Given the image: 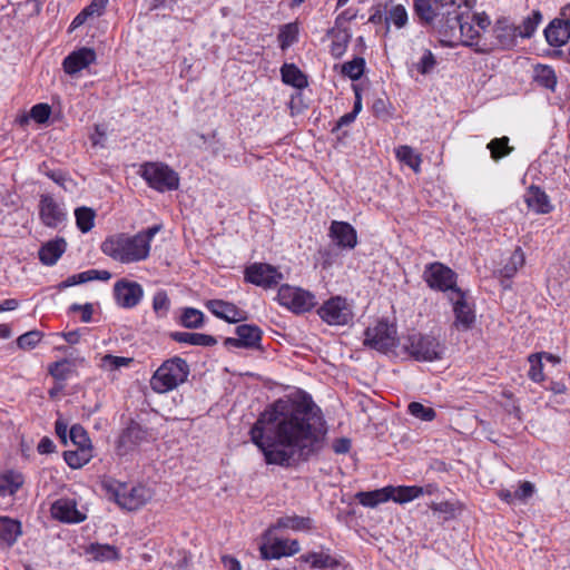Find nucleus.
<instances>
[{
    "label": "nucleus",
    "mask_w": 570,
    "mask_h": 570,
    "mask_svg": "<svg viewBox=\"0 0 570 570\" xmlns=\"http://www.w3.org/2000/svg\"><path fill=\"white\" fill-rule=\"evenodd\" d=\"M325 434L322 411L311 396L276 400L249 430L250 441L263 453L265 462L284 468L318 454Z\"/></svg>",
    "instance_id": "obj_1"
},
{
    "label": "nucleus",
    "mask_w": 570,
    "mask_h": 570,
    "mask_svg": "<svg viewBox=\"0 0 570 570\" xmlns=\"http://www.w3.org/2000/svg\"><path fill=\"white\" fill-rule=\"evenodd\" d=\"M160 229L161 225H154L132 236L125 233L111 235L101 243V252L121 264L145 261L150 243Z\"/></svg>",
    "instance_id": "obj_2"
},
{
    "label": "nucleus",
    "mask_w": 570,
    "mask_h": 570,
    "mask_svg": "<svg viewBox=\"0 0 570 570\" xmlns=\"http://www.w3.org/2000/svg\"><path fill=\"white\" fill-rule=\"evenodd\" d=\"M189 375L188 363L178 356L166 360L154 373L150 385L157 393H167L183 384Z\"/></svg>",
    "instance_id": "obj_3"
},
{
    "label": "nucleus",
    "mask_w": 570,
    "mask_h": 570,
    "mask_svg": "<svg viewBox=\"0 0 570 570\" xmlns=\"http://www.w3.org/2000/svg\"><path fill=\"white\" fill-rule=\"evenodd\" d=\"M402 347L417 362H433L443 357L445 346L433 335L412 333L403 342Z\"/></svg>",
    "instance_id": "obj_4"
},
{
    "label": "nucleus",
    "mask_w": 570,
    "mask_h": 570,
    "mask_svg": "<svg viewBox=\"0 0 570 570\" xmlns=\"http://www.w3.org/2000/svg\"><path fill=\"white\" fill-rule=\"evenodd\" d=\"M109 499L120 508L135 511L146 504L150 498V491L144 485L128 487L126 483L109 481L104 484Z\"/></svg>",
    "instance_id": "obj_5"
},
{
    "label": "nucleus",
    "mask_w": 570,
    "mask_h": 570,
    "mask_svg": "<svg viewBox=\"0 0 570 570\" xmlns=\"http://www.w3.org/2000/svg\"><path fill=\"white\" fill-rule=\"evenodd\" d=\"M139 173L148 186L157 191L176 190L179 187L178 174L163 163H145Z\"/></svg>",
    "instance_id": "obj_6"
},
{
    "label": "nucleus",
    "mask_w": 570,
    "mask_h": 570,
    "mask_svg": "<svg viewBox=\"0 0 570 570\" xmlns=\"http://www.w3.org/2000/svg\"><path fill=\"white\" fill-rule=\"evenodd\" d=\"M423 279L431 289L450 292L449 296H453L458 289H461L456 286L458 274L440 262H433L425 266Z\"/></svg>",
    "instance_id": "obj_7"
},
{
    "label": "nucleus",
    "mask_w": 570,
    "mask_h": 570,
    "mask_svg": "<svg viewBox=\"0 0 570 570\" xmlns=\"http://www.w3.org/2000/svg\"><path fill=\"white\" fill-rule=\"evenodd\" d=\"M364 345L381 353H389L397 346L396 326L386 321H380L365 330Z\"/></svg>",
    "instance_id": "obj_8"
},
{
    "label": "nucleus",
    "mask_w": 570,
    "mask_h": 570,
    "mask_svg": "<svg viewBox=\"0 0 570 570\" xmlns=\"http://www.w3.org/2000/svg\"><path fill=\"white\" fill-rule=\"evenodd\" d=\"M277 301L282 306L296 314L308 312L316 305L314 294L288 284L278 288Z\"/></svg>",
    "instance_id": "obj_9"
},
{
    "label": "nucleus",
    "mask_w": 570,
    "mask_h": 570,
    "mask_svg": "<svg viewBox=\"0 0 570 570\" xmlns=\"http://www.w3.org/2000/svg\"><path fill=\"white\" fill-rule=\"evenodd\" d=\"M452 304L454 322L453 327L460 332H466L473 328L476 320L474 304L469 301L468 293L458 289L456 294L449 296Z\"/></svg>",
    "instance_id": "obj_10"
},
{
    "label": "nucleus",
    "mask_w": 570,
    "mask_h": 570,
    "mask_svg": "<svg viewBox=\"0 0 570 570\" xmlns=\"http://www.w3.org/2000/svg\"><path fill=\"white\" fill-rule=\"evenodd\" d=\"M317 314L322 321L334 326L347 325L353 320V312L346 298L342 296H334L324 302Z\"/></svg>",
    "instance_id": "obj_11"
},
{
    "label": "nucleus",
    "mask_w": 570,
    "mask_h": 570,
    "mask_svg": "<svg viewBox=\"0 0 570 570\" xmlns=\"http://www.w3.org/2000/svg\"><path fill=\"white\" fill-rule=\"evenodd\" d=\"M246 282L264 288H272L283 279L278 269L266 263H254L246 267L244 273Z\"/></svg>",
    "instance_id": "obj_12"
},
{
    "label": "nucleus",
    "mask_w": 570,
    "mask_h": 570,
    "mask_svg": "<svg viewBox=\"0 0 570 570\" xmlns=\"http://www.w3.org/2000/svg\"><path fill=\"white\" fill-rule=\"evenodd\" d=\"M237 337H226V347L259 350L263 332L254 324H242L235 328Z\"/></svg>",
    "instance_id": "obj_13"
},
{
    "label": "nucleus",
    "mask_w": 570,
    "mask_h": 570,
    "mask_svg": "<svg viewBox=\"0 0 570 570\" xmlns=\"http://www.w3.org/2000/svg\"><path fill=\"white\" fill-rule=\"evenodd\" d=\"M465 18H470V11L468 9L462 10L461 2H459L458 8L441 11V17L435 28L441 36L455 37Z\"/></svg>",
    "instance_id": "obj_14"
},
{
    "label": "nucleus",
    "mask_w": 570,
    "mask_h": 570,
    "mask_svg": "<svg viewBox=\"0 0 570 570\" xmlns=\"http://www.w3.org/2000/svg\"><path fill=\"white\" fill-rule=\"evenodd\" d=\"M39 216L42 224L49 228H56L67 219V213L62 204L50 195H41L39 202Z\"/></svg>",
    "instance_id": "obj_15"
},
{
    "label": "nucleus",
    "mask_w": 570,
    "mask_h": 570,
    "mask_svg": "<svg viewBox=\"0 0 570 570\" xmlns=\"http://www.w3.org/2000/svg\"><path fill=\"white\" fill-rule=\"evenodd\" d=\"M114 295L119 306L132 308L140 303L144 289L137 282L120 279L114 285Z\"/></svg>",
    "instance_id": "obj_16"
},
{
    "label": "nucleus",
    "mask_w": 570,
    "mask_h": 570,
    "mask_svg": "<svg viewBox=\"0 0 570 570\" xmlns=\"http://www.w3.org/2000/svg\"><path fill=\"white\" fill-rule=\"evenodd\" d=\"M51 515L53 519L63 523H80L87 515L77 507V501L71 498H60L51 505Z\"/></svg>",
    "instance_id": "obj_17"
},
{
    "label": "nucleus",
    "mask_w": 570,
    "mask_h": 570,
    "mask_svg": "<svg viewBox=\"0 0 570 570\" xmlns=\"http://www.w3.org/2000/svg\"><path fill=\"white\" fill-rule=\"evenodd\" d=\"M328 236L342 249H354L357 245V232L346 222L333 220Z\"/></svg>",
    "instance_id": "obj_18"
},
{
    "label": "nucleus",
    "mask_w": 570,
    "mask_h": 570,
    "mask_svg": "<svg viewBox=\"0 0 570 570\" xmlns=\"http://www.w3.org/2000/svg\"><path fill=\"white\" fill-rule=\"evenodd\" d=\"M205 306L212 314L227 323H238L247 320V313L230 302L208 299Z\"/></svg>",
    "instance_id": "obj_19"
},
{
    "label": "nucleus",
    "mask_w": 570,
    "mask_h": 570,
    "mask_svg": "<svg viewBox=\"0 0 570 570\" xmlns=\"http://www.w3.org/2000/svg\"><path fill=\"white\" fill-rule=\"evenodd\" d=\"M493 37L499 48L510 50L517 46L520 35L517 26L511 23L508 19L502 18L497 20L493 27Z\"/></svg>",
    "instance_id": "obj_20"
},
{
    "label": "nucleus",
    "mask_w": 570,
    "mask_h": 570,
    "mask_svg": "<svg viewBox=\"0 0 570 570\" xmlns=\"http://www.w3.org/2000/svg\"><path fill=\"white\" fill-rule=\"evenodd\" d=\"M96 60V52L91 48H80L70 52L62 61V68L68 75H76L86 69Z\"/></svg>",
    "instance_id": "obj_21"
},
{
    "label": "nucleus",
    "mask_w": 570,
    "mask_h": 570,
    "mask_svg": "<svg viewBox=\"0 0 570 570\" xmlns=\"http://www.w3.org/2000/svg\"><path fill=\"white\" fill-rule=\"evenodd\" d=\"M147 439V430L140 424L131 422L120 434L118 440V453L126 455L135 450L142 441Z\"/></svg>",
    "instance_id": "obj_22"
},
{
    "label": "nucleus",
    "mask_w": 570,
    "mask_h": 570,
    "mask_svg": "<svg viewBox=\"0 0 570 570\" xmlns=\"http://www.w3.org/2000/svg\"><path fill=\"white\" fill-rule=\"evenodd\" d=\"M544 38L552 47H562L570 39V18L553 19L544 29Z\"/></svg>",
    "instance_id": "obj_23"
},
{
    "label": "nucleus",
    "mask_w": 570,
    "mask_h": 570,
    "mask_svg": "<svg viewBox=\"0 0 570 570\" xmlns=\"http://www.w3.org/2000/svg\"><path fill=\"white\" fill-rule=\"evenodd\" d=\"M413 11L422 27L435 28L442 10L436 8L431 0H413Z\"/></svg>",
    "instance_id": "obj_24"
},
{
    "label": "nucleus",
    "mask_w": 570,
    "mask_h": 570,
    "mask_svg": "<svg viewBox=\"0 0 570 570\" xmlns=\"http://www.w3.org/2000/svg\"><path fill=\"white\" fill-rule=\"evenodd\" d=\"M524 199L528 208L537 214H549L553 209L549 196L539 186L531 185L527 190Z\"/></svg>",
    "instance_id": "obj_25"
},
{
    "label": "nucleus",
    "mask_w": 570,
    "mask_h": 570,
    "mask_svg": "<svg viewBox=\"0 0 570 570\" xmlns=\"http://www.w3.org/2000/svg\"><path fill=\"white\" fill-rule=\"evenodd\" d=\"M65 238H56L43 244L39 249V259L43 265L52 266L66 252Z\"/></svg>",
    "instance_id": "obj_26"
},
{
    "label": "nucleus",
    "mask_w": 570,
    "mask_h": 570,
    "mask_svg": "<svg viewBox=\"0 0 570 570\" xmlns=\"http://www.w3.org/2000/svg\"><path fill=\"white\" fill-rule=\"evenodd\" d=\"M85 358H69L65 357L60 361L53 362L48 366L49 374L57 381L63 383L72 374H76V364L83 363Z\"/></svg>",
    "instance_id": "obj_27"
},
{
    "label": "nucleus",
    "mask_w": 570,
    "mask_h": 570,
    "mask_svg": "<svg viewBox=\"0 0 570 570\" xmlns=\"http://www.w3.org/2000/svg\"><path fill=\"white\" fill-rule=\"evenodd\" d=\"M22 534L21 522L10 517H0V542L12 547Z\"/></svg>",
    "instance_id": "obj_28"
},
{
    "label": "nucleus",
    "mask_w": 570,
    "mask_h": 570,
    "mask_svg": "<svg viewBox=\"0 0 570 570\" xmlns=\"http://www.w3.org/2000/svg\"><path fill=\"white\" fill-rule=\"evenodd\" d=\"M326 36L333 39L330 49L331 55L336 59L341 58L346 52L352 37L350 29L331 28L327 30Z\"/></svg>",
    "instance_id": "obj_29"
},
{
    "label": "nucleus",
    "mask_w": 570,
    "mask_h": 570,
    "mask_svg": "<svg viewBox=\"0 0 570 570\" xmlns=\"http://www.w3.org/2000/svg\"><path fill=\"white\" fill-rule=\"evenodd\" d=\"M301 560L309 563L312 568L321 570H336L340 567V561L325 551L302 554Z\"/></svg>",
    "instance_id": "obj_30"
},
{
    "label": "nucleus",
    "mask_w": 570,
    "mask_h": 570,
    "mask_svg": "<svg viewBox=\"0 0 570 570\" xmlns=\"http://www.w3.org/2000/svg\"><path fill=\"white\" fill-rule=\"evenodd\" d=\"M524 253L521 249V247H517L511 254L509 261L499 271V275L502 278L501 284L504 288L510 287V284L505 283V281L511 279L517 274V272L524 265Z\"/></svg>",
    "instance_id": "obj_31"
},
{
    "label": "nucleus",
    "mask_w": 570,
    "mask_h": 570,
    "mask_svg": "<svg viewBox=\"0 0 570 570\" xmlns=\"http://www.w3.org/2000/svg\"><path fill=\"white\" fill-rule=\"evenodd\" d=\"M169 336L177 343L193 346H214L217 344L216 337L203 333L171 332Z\"/></svg>",
    "instance_id": "obj_32"
},
{
    "label": "nucleus",
    "mask_w": 570,
    "mask_h": 570,
    "mask_svg": "<svg viewBox=\"0 0 570 570\" xmlns=\"http://www.w3.org/2000/svg\"><path fill=\"white\" fill-rule=\"evenodd\" d=\"M282 81L296 89H304L308 86L307 77L295 63H284L281 67Z\"/></svg>",
    "instance_id": "obj_33"
},
{
    "label": "nucleus",
    "mask_w": 570,
    "mask_h": 570,
    "mask_svg": "<svg viewBox=\"0 0 570 570\" xmlns=\"http://www.w3.org/2000/svg\"><path fill=\"white\" fill-rule=\"evenodd\" d=\"M533 81L540 87L554 92L557 89L558 77L551 66L538 63L533 69Z\"/></svg>",
    "instance_id": "obj_34"
},
{
    "label": "nucleus",
    "mask_w": 570,
    "mask_h": 570,
    "mask_svg": "<svg viewBox=\"0 0 570 570\" xmlns=\"http://www.w3.org/2000/svg\"><path fill=\"white\" fill-rule=\"evenodd\" d=\"M24 482L23 475L16 471H8L0 474V497H12Z\"/></svg>",
    "instance_id": "obj_35"
},
{
    "label": "nucleus",
    "mask_w": 570,
    "mask_h": 570,
    "mask_svg": "<svg viewBox=\"0 0 570 570\" xmlns=\"http://www.w3.org/2000/svg\"><path fill=\"white\" fill-rule=\"evenodd\" d=\"M391 485L367 492H357L355 498L360 504L368 508H375L380 503L387 502L391 499Z\"/></svg>",
    "instance_id": "obj_36"
},
{
    "label": "nucleus",
    "mask_w": 570,
    "mask_h": 570,
    "mask_svg": "<svg viewBox=\"0 0 570 570\" xmlns=\"http://www.w3.org/2000/svg\"><path fill=\"white\" fill-rule=\"evenodd\" d=\"M313 528V520L308 517L285 515L277 519L272 529H292L294 531H308Z\"/></svg>",
    "instance_id": "obj_37"
},
{
    "label": "nucleus",
    "mask_w": 570,
    "mask_h": 570,
    "mask_svg": "<svg viewBox=\"0 0 570 570\" xmlns=\"http://www.w3.org/2000/svg\"><path fill=\"white\" fill-rule=\"evenodd\" d=\"M88 553L97 561H115L120 559V552L117 547L111 544L91 543Z\"/></svg>",
    "instance_id": "obj_38"
},
{
    "label": "nucleus",
    "mask_w": 570,
    "mask_h": 570,
    "mask_svg": "<svg viewBox=\"0 0 570 570\" xmlns=\"http://www.w3.org/2000/svg\"><path fill=\"white\" fill-rule=\"evenodd\" d=\"M391 499L397 503H406L410 502L424 493L423 488L417 485H401V487H392L391 485Z\"/></svg>",
    "instance_id": "obj_39"
},
{
    "label": "nucleus",
    "mask_w": 570,
    "mask_h": 570,
    "mask_svg": "<svg viewBox=\"0 0 570 570\" xmlns=\"http://www.w3.org/2000/svg\"><path fill=\"white\" fill-rule=\"evenodd\" d=\"M396 158L413 169L414 173H420L422 157L415 153L414 149L407 145H402L395 149Z\"/></svg>",
    "instance_id": "obj_40"
},
{
    "label": "nucleus",
    "mask_w": 570,
    "mask_h": 570,
    "mask_svg": "<svg viewBox=\"0 0 570 570\" xmlns=\"http://www.w3.org/2000/svg\"><path fill=\"white\" fill-rule=\"evenodd\" d=\"M92 458L91 449L77 448L63 452V459L71 469H80L86 465Z\"/></svg>",
    "instance_id": "obj_41"
},
{
    "label": "nucleus",
    "mask_w": 570,
    "mask_h": 570,
    "mask_svg": "<svg viewBox=\"0 0 570 570\" xmlns=\"http://www.w3.org/2000/svg\"><path fill=\"white\" fill-rule=\"evenodd\" d=\"M287 541L283 539H276L271 543H263L259 547L261 557L264 560L279 559L286 557Z\"/></svg>",
    "instance_id": "obj_42"
},
{
    "label": "nucleus",
    "mask_w": 570,
    "mask_h": 570,
    "mask_svg": "<svg viewBox=\"0 0 570 570\" xmlns=\"http://www.w3.org/2000/svg\"><path fill=\"white\" fill-rule=\"evenodd\" d=\"M179 322L181 326L189 330L202 328L205 323V315L202 311L195 307H185L181 312Z\"/></svg>",
    "instance_id": "obj_43"
},
{
    "label": "nucleus",
    "mask_w": 570,
    "mask_h": 570,
    "mask_svg": "<svg viewBox=\"0 0 570 570\" xmlns=\"http://www.w3.org/2000/svg\"><path fill=\"white\" fill-rule=\"evenodd\" d=\"M542 21V13L539 10H533L530 16L523 19L522 23L518 27V32L520 35V38L522 39H529L531 38L538 26Z\"/></svg>",
    "instance_id": "obj_44"
},
{
    "label": "nucleus",
    "mask_w": 570,
    "mask_h": 570,
    "mask_svg": "<svg viewBox=\"0 0 570 570\" xmlns=\"http://www.w3.org/2000/svg\"><path fill=\"white\" fill-rule=\"evenodd\" d=\"M76 225L81 233H88L95 225L96 213L92 208L82 206L75 210Z\"/></svg>",
    "instance_id": "obj_45"
},
{
    "label": "nucleus",
    "mask_w": 570,
    "mask_h": 570,
    "mask_svg": "<svg viewBox=\"0 0 570 570\" xmlns=\"http://www.w3.org/2000/svg\"><path fill=\"white\" fill-rule=\"evenodd\" d=\"M487 148L490 150L491 158L494 161H499L513 151V147L509 146V138L507 136L492 139Z\"/></svg>",
    "instance_id": "obj_46"
},
{
    "label": "nucleus",
    "mask_w": 570,
    "mask_h": 570,
    "mask_svg": "<svg viewBox=\"0 0 570 570\" xmlns=\"http://www.w3.org/2000/svg\"><path fill=\"white\" fill-rule=\"evenodd\" d=\"M365 69V59L355 57L341 66V73L352 80H358Z\"/></svg>",
    "instance_id": "obj_47"
},
{
    "label": "nucleus",
    "mask_w": 570,
    "mask_h": 570,
    "mask_svg": "<svg viewBox=\"0 0 570 570\" xmlns=\"http://www.w3.org/2000/svg\"><path fill=\"white\" fill-rule=\"evenodd\" d=\"M298 39V28L295 23L284 24L277 36V40L282 50L287 49Z\"/></svg>",
    "instance_id": "obj_48"
},
{
    "label": "nucleus",
    "mask_w": 570,
    "mask_h": 570,
    "mask_svg": "<svg viewBox=\"0 0 570 570\" xmlns=\"http://www.w3.org/2000/svg\"><path fill=\"white\" fill-rule=\"evenodd\" d=\"M386 23H393L397 29H402L407 24L409 14L403 4L393 6L385 17Z\"/></svg>",
    "instance_id": "obj_49"
},
{
    "label": "nucleus",
    "mask_w": 570,
    "mask_h": 570,
    "mask_svg": "<svg viewBox=\"0 0 570 570\" xmlns=\"http://www.w3.org/2000/svg\"><path fill=\"white\" fill-rule=\"evenodd\" d=\"M459 36L462 38V45L472 47L473 40L479 38L480 32L475 27V23L471 18H465L462 22L461 29L459 31Z\"/></svg>",
    "instance_id": "obj_50"
},
{
    "label": "nucleus",
    "mask_w": 570,
    "mask_h": 570,
    "mask_svg": "<svg viewBox=\"0 0 570 570\" xmlns=\"http://www.w3.org/2000/svg\"><path fill=\"white\" fill-rule=\"evenodd\" d=\"M528 362L530 363V368L528 372L529 379L535 383L542 382L544 380L542 354H530L528 356Z\"/></svg>",
    "instance_id": "obj_51"
},
{
    "label": "nucleus",
    "mask_w": 570,
    "mask_h": 570,
    "mask_svg": "<svg viewBox=\"0 0 570 570\" xmlns=\"http://www.w3.org/2000/svg\"><path fill=\"white\" fill-rule=\"evenodd\" d=\"M170 308V299L167 292L159 289L153 297V309L158 317H166Z\"/></svg>",
    "instance_id": "obj_52"
},
{
    "label": "nucleus",
    "mask_w": 570,
    "mask_h": 570,
    "mask_svg": "<svg viewBox=\"0 0 570 570\" xmlns=\"http://www.w3.org/2000/svg\"><path fill=\"white\" fill-rule=\"evenodd\" d=\"M407 411L411 415L425 422H431L435 419L436 412L434 409L423 405L420 402H411L407 405Z\"/></svg>",
    "instance_id": "obj_53"
},
{
    "label": "nucleus",
    "mask_w": 570,
    "mask_h": 570,
    "mask_svg": "<svg viewBox=\"0 0 570 570\" xmlns=\"http://www.w3.org/2000/svg\"><path fill=\"white\" fill-rule=\"evenodd\" d=\"M69 439L76 445V448L91 449V441L88 436V433L80 424H73L69 429Z\"/></svg>",
    "instance_id": "obj_54"
},
{
    "label": "nucleus",
    "mask_w": 570,
    "mask_h": 570,
    "mask_svg": "<svg viewBox=\"0 0 570 570\" xmlns=\"http://www.w3.org/2000/svg\"><path fill=\"white\" fill-rule=\"evenodd\" d=\"M43 334L40 331H29L17 338V345L21 350H32L41 341Z\"/></svg>",
    "instance_id": "obj_55"
},
{
    "label": "nucleus",
    "mask_w": 570,
    "mask_h": 570,
    "mask_svg": "<svg viewBox=\"0 0 570 570\" xmlns=\"http://www.w3.org/2000/svg\"><path fill=\"white\" fill-rule=\"evenodd\" d=\"M436 58L430 49H424L422 57L415 63L421 75H429L436 67Z\"/></svg>",
    "instance_id": "obj_56"
},
{
    "label": "nucleus",
    "mask_w": 570,
    "mask_h": 570,
    "mask_svg": "<svg viewBox=\"0 0 570 570\" xmlns=\"http://www.w3.org/2000/svg\"><path fill=\"white\" fill-rule=\"evenodd\" d=\"M131 361L132 358L129 357L107 354L101 358V367L107 371H116L122 366H128Z\"/></svg>",
    "instance_id": "obj_57"
},
{
    "label": "nucleus",
    "mask_w": 570,
    "mask_h": 570,
    "mask_svg": "<svg viewBox=\"0 0 570 570\" xmlns=\"http://www.w3.org/2000/svg\"><path fill=\"white\" fill-rule=\"evenodd\" d=\"M51 115V107L48 104H37L30 109V117L37 124H45Z\"/></svg>",
    "instance_id": "obj_58"
},
{
    "label": "nucleus",
    "mask_w": 570,
    "mask_h": 570,
    "mask_svg": "<svg viewBox=\"0 0 570 570\" xmlns=\"http://www.w3.org/2000/svg\"><path fill=\"white\" fill-rule=\"evenodd\" d=\"M77 312L81 313V321L83 323L91 322L92 313H94L92 304H90V303H86L83 305L78 304V303L71 304L69 306V313H77Z\"/></svg>",
    "instance_id": "obj_59"
},
{
    "label": "nucleus",
    "mask_w": 570,
    "mask_h": 570,
    "mask_svg": "<svg viewBox=\"0 0 570 570\" xmlns=\"http://www.w3.org/2000/svg\"><path fill=\"white\" fill-rule=\"evenodd\" d=\"M534 493V485L529 481H524L520 484L519 489L514 492L517 500L523 501L532 497Z\"/></svg>",
    "instance_id": "obj_60"
},
{
    "label": "nucleus",
    "mask_w": 570,
    "mask_h": 570,
    "mask_svg": "<svg viewBox=\"0 0 570 570\" xmlns=\"http://www.w3.org/2000/svg\"><path fill=\"white\" fill-rule=\"evenodd\" d=\"M55 432L60 441L66 445L69 436L68 423L62 419H58L55 423Z\"/></svg>",
    "instance_id": "obj_61"
},
{
    "label": "nucleus",
    "mask_w": 570,
    "mask_h": 570,
    "mask_svg": "<svg viewBox=\"0 0 570 570\" xmlns=\"http://www.w3.org/2000/svg\"><path fill=\"white\" fill-rule=\"evenodd\" d=\"M107 3L108 0H92L85 9L89 14L100 17L105 12Z\"/></svg>",
    "instance_id": "obj_62"
},
{
    "label": "nucleus",
    "mask_w": 570,
    "mask_h": 570,
    "mask_svg": "<svg viewBox=\"0 0 570 570\" xmlns=\"http://www.w3.org/2000/svg\"><path fill=\"white\" fill-rule=\"evenodd\" d=\"M56 449V445L53 443V441L48 438V436H43L39 443H38V446H37V450L40 454H49V453H52Z\"/></svg>",
    "instance_id": "obj_63"
},
{
    "label": "nucleus",
    "mask_w": 570,
    "mask_h": 570,
    "mask_svg": "<svg viewBox=\"0 0 570 570\" xmlns=\"http://www.w3.org/2000/svg\"><path fill=\"white\" fill-rule=\"evenodd\" d=\"M351 449V441L346 438H341L334 441L333 450L337 454L347 453Z\"/></svg>",
    "instance_id": "obj_64"
}]
</instances>
